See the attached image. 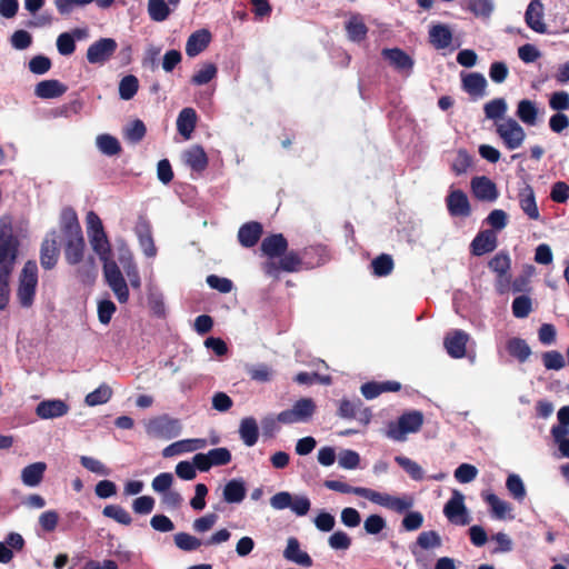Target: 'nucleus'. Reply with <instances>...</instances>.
<instances>
[{
    "label": "nucleus",
    "instance_id": "obj_1",
    "mask_svg": "<svg viewBox=\"0 0 569 569\" xmlns=\"http://www.w3.org/2000/svg\"><path fill=\"white\" fill-rule=\"evenodd\" d=\"M17 256V241L10 221L0 219V310L7 308L10 298L9 278Z\"/></svg>",
    "mask_w": 569,
    "mask_h": 569
},
{
    "label": "nucleus",
    "instance_id": "obj_2",
    "mask_svg": "<svg viewBox=\"0 0 569 569\" xmlns=\"http://www.w3.org/2000/svg\"><path fill=\"white\" fill-rule=\"evenodd\" d=\"M87 232L92 250L98 254L103 266L114 262L111 259V248L99 216L89 211L86 217Z\"/></svg>",
    "mask_w": 569,
    "mask_h": 569
},
{
    "label": "nucleus",
    "instance_id": "obj_3",
    "mask_svg": "<svg viewBox=\"0 0 569 569\" xmlns=\"http://www.w3.org/2000/svg\"><path fill=\"white\" fill-rule=\"evenodd\" d=\"M38 287V266L34 261H27L19 274L17 299L21 307L30 308L33 305Z\"/></svg>",
    "mask_w": 569,
    "mask_h": 569
},
{
    "label": "nucleus",
    "instance_id": "obj_4",
    "mask_svg": "<svg viewBox=\"0 0 569 569\" xmlns=\"http://www.w3.org/2000/svg\"><path fill=\"white\" fill-rule=\"evenodd\" d=\"M423 423V416L420 411H409L399 417L397 422H390L386 436L395 441H405L408 433L420 430Z\"/></svg>",
    "mask_w": 569,
    "mask_h": 569
},
{
    "label": "nucleus",
    "instance_id": "obj_5",
    "mask_svg": "<svg viewBox=\"0 0 569 569\" xmlns=\"http://www.w3.org/2000/svg\"><path fill=\"white\" fill-rule=\"evenodd\" d=\"M146 431L150 437L172 439L178 437L182 431L181 421L168 415H162L149 419L144 422Z\"/></svg>",
    "mask_w": 569,
    "mask_h": 569
},
{
    "label": "nucleus",
    "instance_id": "obj_6",
    "mask_svg": "<svg viewBox=\"0 0 569 569\" xmlns=\"http://www.w3.org/2000/svg\"><path fill=\"white\" fill-rule=\"evenodd\" d=\"M496 132L508 150L520 148L526 140V131L513 118L497 123Z\"/></svg>",
    "mask_w": 569,
    "mask_h": 569
},
{
    "label": "nucleus",
    "instance_id": "obj_7",
    "mask_svg": "<svg viewBox=\"0 0 569 569\" xmlns=\"http://www.w3.org/2000/svg\"><path fill=\"white\" fill-rule=\"evenodd\" d=\"M316 412V403L311 398H301L291 409L281 411L277 419L283 425H293L308 421Z\"/></svg>",
    "mask_w": 569,
    "mask_h": 569
},
{
    "label": "nucleus",
    "instance_id": "obj_8",
    "mask_svg": "<svg viewBox=\"0 0 569 569\" xmlns=\"http://www.w3.org/2000/svg\"><path fill=\"white\" fill-rule=\"evenodd\" d=\"M103 277L117 300L120 303H127L129 300V287L116 261L103 266Z\"/></svg>",
    "mask_w": 569,
    "mask_h": 569
},
{
    "label": "nucleus",
    "instance_id": "obj_9",
    "mask_svg": "<svg viewBox=\"0 0 569 569\" xmlns=\"http://www.w3.org/2000/svg\"><path fill=\"white\" fill-rule=\"evenodd\" d=\"M365 498L376 505L399 513L409 510L413 506V500L409 496L396 497L370 488H367Z\"/></svg>",
    "mask_w": 569,
    "mask_h": 569
},
{
    "label": "nucleus",
    "instance_id": "obj_10",
    "mask_svg": "<svg viewBox=\"0 0 569 569\" xmlns=\"http://www.w3.org/2000/svg\"><path fill=\"white\" fill-rule=\"evenodd\" d=\"M118 49V43L112 38H101L91 43L87 49V60L91 64H104Z\"/></svg>",
    "mask_w": 569,
    "mask_h": 569
},
{
    "label": "nucleus",
    "instance_id": "obj_11",
    "mask_svg": "<svg viewBox=\"0 0 569 569\" xmlns=\"http://www.w3.org/2000/svg\"><path fill=\"white\" fill-rule=\"evenodd\" d=\"M443 513L455 525L466 526L470 521L465 506V496L458 490L453 491L452 497L445 505Z\"/></svg>",
    "mask_w": 569,
    "mask_h": 569
},
{
    "label": "nucleus",
    "instance_id": "obj_12",
    "mask_svg": "<svg viewBox=\"0 0 569 569\" xmlns=\"http://www.w3.org/2000/svg\"><path fill=\"white\" fill-rule=\"evenodd\" d=\"M193 461L198 470L206 472L211 467L228 465L231 461V453L227 448H214L207 453L194 455Z\"/></svg>",
    "mask_w": 569,
    "mask_h": 569
},
{
    "label": "nucleus",
    "instance_id": "obj_13",
    "mask_svg": "<svg viewBox=\"0 0 569 569\" xmlns=\"http://www.w3.org/2000/svg\"><path fill=\"white\" fill-rule=\"evenodd\" d=\"M469 338V335L460 329L448 332L443 340V346L448 355L455 359L463 358Z\"/></svg>",
    "mask_w": 569,
    "mask_h": 569
},
{
    "label": "nucleus",
    "instance_id": "obj_14",
    "mask_svg": "<svg viewBox=\"0 0 569 569\" xmlns=\"http://www.w3.org/2000/svg\"><path fill=\"white\" fill-rule=\"evenodd\" d=\"M511 260L508 253L499 252L490 261L489 268L498 276V290L503 292L510 281Z\"/></svg>",
    "mask_w": 569,
    "mask_h": 569
},
{
    "label": "nucleus",
    "instance_id": "obj_15",
    "mask_svg": "<svg viewBox=\"0 0 569 569\" xmlns=\"http://www.w3.org/2000/svg\"><path fill=\"white\" fill-rule=\"evenodd\" d=\"M470 187L480 201L495 202L499 197L496 183L485 176L472 178Z\"/></svg>",
    "mask_w": 569,
    "mask_h": 569
},
{
    "label": "nucleus",
    "instance_id": "obj_16",
    "mask_svg": "<svg viewBox=\"0 0 569 569\" xmlns=\"http://www.w3.org/2000/svg\"><path fill=\"white\" fill-rule=\"evenodd\" d=\"M381 54L398 72L405 76L411 73L415 61L403 50L399 48L383 49Z\"/></svg>",
    "mask_w": 569,
    "mask_h": 569
},
{
    "label": "nucleus",
    "instance_id": "obj_17",
    "mask_svg": "<svg viewBox=\"0 0 569 569\" xmlns=\"http://www.w3.org/2000/svg\"><path fill=\"white\" fill-rule=\"evenodd\" d=\"M517 198L519 207L530 220L540 219V212L537 206L536 194L533 188L530 184L523 183L518 190Z\"/></svg>",
    "mask_w": 569,
    "mask_h": 569
},
{
    "label": "nucleus",
    "instance_id": "obj_18",
    "mask_svg": "<svg viewBox=\"0 0 569 569\" xmlns=\"http://www.w3.org/2000/svg\"><path fill=\"white\" fill-rule=\"evenodd\" d=\"M57 239H58L57 232L54 230L50 231L46 236V238L41 244L40 262H41L42 268H44L47 270L52 269L58 261L59 248H58Z\"/></svg>",
    "mask_w": 569,
    "mask_h": 569
},
{
    "label": "nucleus",
    "instance_id": "obj_19",
    "mask_svg": "<svg viewBox=\"0 0 569 569\" xmlns=\"http://www.w3.org/2000/svg\"><path fill=\"white\" fill-rule=\"evenodd\" d=\"M134 233L139 240L140 248L148 258H153L157 254V248L153 242L151 226L144 218H139L134 227Z\"/></svg>",
    "mask_w": 569,
    "mask_h": 569
},
{
    "label": "nucleus",
    "instance_id": "obj_20",
    "mask_svg": "<svg viewBox=\"0 0 569 569\" xmlns=\"http://www.w3.org/2000/svg\"><path fill=\"white\" fill-rule=\"evenodd\" d=\"M545 9L540 0H532L525 12L526 24L537 33H547V26L543 21Z\"/></svg>",
    "mask_w": 569,
    "mask_h": 569
},
{
    "label": "nucleus",
    "instance_id": "obj_21",
    "mask_svg": "<svg viewBox=\"0 0 569 569\" xmlns=\"http://www.w3.org/2000/svg\"><path fill=\"white\" fill-rule=\"evenodd\" d=\"M448 211L453 217H468L471 213V207L467 194L459 190L452 189L446 199Z\"/></svg>",
    "mask_w": 569,
    "mask_h": 569
},
{
    "label": "nucleus",
    "instance_id": "obj_22",
    "mask_svg": "<svg viewBox=\"0 0 569 569\" xmlns=\"http://www.w3.org/2000/svg\"><path fill=\"white\" fill-rule=\"evenodd\" d=\"M208 446V441L202 438L184 439L176 441L162 451L163 457L169 458L178 456L184 452H193L200 449H204Z\"/></svg>",
    "mask_w": 569,
    "mask_h": 569
},
{
    "label": "nucleus",
    "instance_id": "obj_23",
    "mask_svg": "<svg viewBox=\"0 0 569 569\" xmlns=\"http://www.w3.org/2000/svg\"><path fill=\"white\" fill-rule=\"evenodd\" d=\"M69 406L60 399H51L41 401L37 408L36 413L41 419H54L67 415Z\"/></svg>",
    "mask_w": 569,
    "mask_h": 569
},
{
    "label": "nucleus",
    "instance_id": "obj_24",
    "mask_svg": "<svg viewBox=\"0 0 569 569\" xmlns=\"http://www.w3.org/2000/svg\"><path fill=\"white\" fill-rule=\"evenodd\" d=\"M180 0H148V14L151 20L162 22L178 8Z\"/></svg>",
    "mask_w": 569,
    "mask_h": 569
},
{
    "label": "nucleus",
    "instance_id": "obj_25",
    "mask_svg": "<svg viewBox=\"0 0 569 569\" xmlns=\"http://www.w3.org/2000/svg\"><path fill=\"white\" fill-rule=\"evenodd\" d=\"M541 110L536 101L522 99L517 104L516 116L529 127L537 126Z\"/></svg>",
    "mask_w": 569,
    "mask_h": 569
},
{
    "label": "nucleus",
    "instance_id": "obj_26",
    "mask_svg": "<svg viewBox=\"0 0 569 569\" xmlns=\"http://www.w3.org/2000/svg\"><path fill=\"white\" fill-rule=\"evenodd\" d=\"M487 80L479 72L468 73L462 77V89L475 100L486 96Z\"/></svg>",
    "mask_w": 569,
    "mask_h": 569
},
{
    "label": "nucleus",
    "instance_id": "obj_27",
    "mask_svg": "<svg viewBox=\"0 0 569 569\" xmlns=\"http://www.w3.org/2000/svg\"><path fill=\"white\" fill-rule=\"evenodd\" d=\"M283 557L296 565L302 567H311L312 559L311 557L300 548V542L297 538L290 537L287 540V547L283 550Z\"/></svg>",
    "mask_w": 569,
    "mask_h": 569
},
{
    "label": "nucleus",
    "instance_id": "obj_28",
    "mask_svg": "<svg viewBox=\"0 0 569 569\" xmlns=\"http://www.w3.org/2000/svg\"><path fill=\"white\" fill-rule=\"evenodd\" d=\"M238 433L244 446L253 447L259 439V427L256 418H242L239 422Z\"/></svg>",
    "mask_w": 569,
    "mask_h": 569
},
{
    "label": "nucleus",
    "instance_id": "obj_29",
    "mask_svg": "<svg viewBox=\"0 0 569 569\" xmlns=\"http://www.w3.org/2000/svg\"><path fill=\"white\" fill-rule=\"evenodd\" d=\"M84 251V239L82 233L78 236L66 237V249L64 256L66 260L70 264L79 263L83 258Z\"/></svg>",
    "mask_w": 569,
    "mask_h": 569
},
{
    "label": "nucleus",
    "instance_id": "obj_30",
    "mask_svg": "<svg viewBox=\"0 0 569 569\" xmlns=\"http://www.w3.org/2000/svg\"><path fill=\"white\" fill-rule=\"evenodd\" d=\"M211 34L206 29H200L190 34L186 43V53L196 57L201 53L210 43Z\"/></svg>",
    "mask_w": 569,
    "mask_h": 569
},
{
    "label": "nucleus",
    "instance_id": "obj_31",
    "mask_svg": "<svg viewBox=\"0 0 569 569\" xmlns=\"http://www.w3.org/2000/svg\"><path fill=\"white\" fill-rule=\"evenodd\" d=\"M497 247V237L491 230H485L479 232L471 242L472 253L476 256H482L491 252Z\"/></svg>",
    "mask_w": 569,
    "mask_h": 569
},
{
    "label": "nucleus",
    "instance_id": "obj_32",
    "mask_svg": "<svg viewBox=\"0 0 569 569\" xmlns=\"http://www.w3.org/2000/svg\"><path fill=\"white\" fill-rule=\"evenodd\" d=\"M182 159L184 163L194 171H203L208 166V157L201 146L194 144L187 149Z\"/></svg>",
    "mask_w": 569,
    "mask_h": 569
},
{
    "label": "nucleus",
    "instance_id": "obj_33",
    "mask_svg": "<svg viewBox=\"0 0 569 569\" xmlns=\"http://www.w3.org/2000/svg\"><path fill=\"white\" fill-rule=\"evenodd\" d=\"M429 41L438 50L446 49L452 42V31L447 24H433L429 29Z\"/></svg>",
    "mask_w": 569,
    "mask_h": 569
},
{
    "label": "nucleus",
    "instance_id": "obj_34",
    "mask_svg": "<svg viewBox=\"0 0 569 569\" xmlns=\"http://www.w3.org/2000/svg\"><path fill=\"white\" fill-rule=\"evenodd\" d=\"M247 488L243 479L237 478L228 481L222 490L223 500L228 503H240L246 498Z\"/></svg>",
    "mask_w": 569,
    "mask_h": 569
},
{
    "label": "nucleus",
    "instance_id": "obj_35",
    "mask_svg": "<svg viewBox=\"0 0 569 569\" xmlns=\"http://www.w3.org/2000/svg\"><path fill=\"white\" fill-rule=\"evenodd\" d=\"M67 87L59 80L50 79L39 82L34 88V94L41 99H53L62 96Z\"/></svg>",
    "mask_w": 569,
    "mask_h": 569
},
{
    "label": "nucleus",
    "instance_id": "obj_36",
    "mask_svg": "<svg viewBox=\"0 0 569 569\" xmlns=\"http://www.w3.org/2000/svg\"><path fill=\"white\" fill-rule=\"evenodd\" d=\"M46 469L47 465L41 461L28 465L21 471L22 483L30 488L39 486L43 479Z\"/></svg>",
    "mask_w": 569,
    "mask_h": 569
},
{
    "label": "nucleus",
    "instance_id": "obj_37",
    "mask_svg": "<svg viewBox=\"0 0 569 569\" xmlns=\"http://www.w3.org/2000/svg\"><path fill=\"white\" fill-rule=\"evenodd\" d=\"M287 247L288 242L281 233L267 237L261 242V250L269 258L280 257Z\"/></svg>",
    "mask_w": 569,
    "mask_h": 569
},
{
    "label": "nucleus",
    "instance_id": "obj_38",
    "mask_svg": "<svg viewBox=\"0 0 569 569\" xmlns=\"http://www.w3.org/2000/svg\"><path fill=\"white\" fill-rule=\"evenodd\" d=\"M197 112L192 108H184L180 111L177 119V129L178 132L189 139L191 133L193 132L197 123Z\"/></svg>",
    "mask_w": 569,
    "mask_h": 569
},
{
    "label": "nucleus",
    "instance_id": "obj_39",
    "mask_svg": "<svg viewBox=\"0 0 569 569\" xmlns=\"http://www.w3.org/2000/svg\"><path fill=\"white\" fill-rule=\"evenodd\" d=\"M262 233V226L259 222L244 223L238 232L239 242L247 248L253 247Z\"/></svg>",
    "mask_w": 569,
    "mask_h": 569
},
{
    "label": "nucleus",
    "instance_id": "obj_40",
    "mask_svg": "<svg viewBox=\"0 0 569 569\" xmlns=\"http://www.w3.org/2000/svg\"><path fill=\"white\" fill-rule=\"evenodd\" d=\"M508 111V103L503 98H495L483 106V112L487 119L498 122L503 121Z\"/></svg>",
    "mask_w": 569,
    "mask_h": 569
},
{
    "label": "nucleus",
    "instance_id": "obj_41",
    "mask_svg": "<svg viewBox=\"0 0 569 569\" xmlns=\"http://www.w3.org/2000/svg\"><path fill=\"white\" fill-rule=\"evenodd\" d=\"M60 224L64 237L78 236L82 233L77 213L71 208H66L62 210Z\"/></svg>",
    "mask_w": 569,
    "mask_h": 569
},
{
    "label": "nucleus",
    "instance_id": "obj_42",
    "mask_svg": "<svg viewBox=\"0 0 569 569\" xmlns=\"http://www.w3.org/2000/svg\"><path fill=\"white\" fill-rule=\"evenodd\" d=\"M482 498L490 506L491 513L497 519H505L512 510V507L509 502L501 500L495 493L482 492Z\"/></svg>",
    "mask_w": 569,
    "mask_h": 569
},
{
    "label": "nucleus",
    "instance_id": "obj_43",
    "mask_svg": "<svg viewBox=\"0 0 569 569\" xmlns=\"http://www.w3.org/2000/svg\"><path fill=\"white\" fill-rule=\"evenodd\" d=\"M346 30L351 41L358 42L366 38L368 29L360 14H353L346 22Z\"/></svg>",
    "mask_w": 569,
    "mask_h": 569
},
{
    "label": "nucleus",
    "instance_id": "obj_44",
    "mask_svg": "<svg viewBox=\"0 0 569 569\" xmlns=\"http://www.w3.org/2000/svg\"><path fill=\"white\" fill-rule=\"evenodd\" d=\"M507 351L520 362L527 361L531 355L528 343L521 338H511L506 345Z\"/></svg>",
    "mask_w": 569,
    "mask_h": 569
},
{
    "label": "nucleus",
    "instance_id": "obj_45",
    "mask_svg": "<svg viewBox=\"0 0 569 569\" xmlns=\"http://www.w3.org/2000/svg\"><path fill=\"white\" fill-rule=\"evenodd\" d=\"M112 397V389L106 383L100 385L92 392L88 393L84 398V402L89 407L107 403Z\"/></svg>",
    "mask_w": 569,
    "mask_h": 569
},
{
    "label": "nucleus",
    "instance_id": "obj_46",
    "mask_svg": "<svg viewBox=\"0 0 569 569\" xmlns=\"http://www.w3.org/2000/svg\"><path fill=\"white\" fill-rule=\"evenodd\" d=\"M174 545L182 551H194L198 550L204 541L201 539L187 533V532H178L173 536Z\"/></svg>",
    "mask_w": 569,
    "mask_h": 569
},
{
    "label": "nucleus",
    "instance_id": "obj_47",
    "mask_svg": "<svg viewBox=\"0 0 569 569\" xmlns=\"http://www.w3.org/2000/svg\"><path fill=\"white\" fill-rule=\"evenodd\" d=\"M96 144L106 156L118 154L121 150L118 139L107 133L99 134L96 139Z\"/></svg>",
    "mask_w": 569,
    "mask_h": 569
},
{
    "label": "nucleus",
    "instance_id": "obj_48",
    "mask_svg": "<svg viewBox=\"0 0 569 569\" xmlns=\"http://www.w3.org/2000/svg\"><path fill=\"white\" fill-rule=\"evenodd\" d=\"M468 9L478 18L489 19L495 3L492 0H468Z\"/></svg>",
    "mask_w": 569,
    "mask_h": 569
},
{
    "label": "nucleus",
    "instance_id": "obj_49",
    "mask_svg": "<svg viewBox=\"0 0 569 569\" xmlns=\"http://www.w3.org/2000/svg\"><path fill=\"white\" fill-rule=\"evenodd\" d=\"M102 515L124 526H129L132 522L130 513L118 505L106 506L102 510Z\"/></svg>",
    "mask_w": 569,
    "mask_h": 569
},
{
    "label": "nucleus",
    "instance_id": "obj_50",
    "mask_svg": "<svg viewBox=\"0 0 569 569\" xmlns=\"http://www.w3.org/2000/svg\"><path fill=\"white\" fill-rule=\"evenodd\" d=\"M506 487L513 499L522 501L527 495L525 483L519 475L511 473L506 480Z\"/></svg>",
    "mask_w": 569,
    "mask_h": 569
},
{
    "label": "nucleus",
    "instance_id": "obj_51",
    "mask_svg": "<svg viewBox=\"0 0 569 569\" xmlns=\"http://www.w3.org/2000/svg\"><path fill=\"white\" fill-rule=\"evenodd\" d=\"M395 461L413 479L422 480L425 477L423 469L416 461L403 456H397Z\"/></svg>",
    "mask_w": 569,
    "mask_h": 569
},
{
    "label": "nucleus",
    "instance_id": "obj_52",
    "mask_svg": "<svg viewBox=\"0 0 569 569\" xmlns=\"http://www.w3.org/2000/svg\"><path fill=\"white\" fill-rule=\"evenodd\" d=\"M139 89L137 77L129 74L123 77L119 83V96L123 100L132 99Z\"/></svg>",
    "mask_w": 569,
    "mask_h": 569
},
{
    "label": "nucleus",
    "instance_id": "obj_53",
    "mask_svg": "<svg viewBox=\"0 0 569 569\" xmlns=\"http://www.w3.org/2000/svg\"><path fill=\"white\" fill-rule=\"evenodd\" d=\"M372 272L377 277H386L393 269V260L389 254H380L371 262Z\"/></svg>",
    "mask_w": 569,
    "mask_h": 569
},
{
    "label": "nucleus",
    "instance_id": "obj_54",
    "mask_svg": "<svg viewBox=\"0 0 569 569\" xmlns=\"http://www.w3.org/2000/svg\"><path fill=\"white\" fill-rule=\"evenodd\" d=\"M217 67L213 63H204L202 67L192 76L191 82L196 86H202L210 82L217 76Z\"/></svg>",
    "mask_w": 569,
    "mask_h": 569
},
{
    "label": "nucleus",
    "instance_id": "obj_55",
    "mask_svg": "<svg viewBox=\"0 0 569 569\" xmlns=\"http://www.w3.org/2000/svg\"><path fill=\"white\" fill-rule=\"evenodd\" d=\"M325 487L341 493H353L365 498L367 488L365 487H352L346 482L339 480H326Z\"/></svg>",
    "mask_w": 569,
    "mask_h": 569
},
{
    "label": "nucleus",
    "instance_id": "obj_56",
    "mask_svg": "<svg viewBox=\"0 0 569 569\" xmlns=\"http://www.w3.org/2000/svg\"><path fill=\"white\" fill-rule=\"evenodd\" d=\"M148 305L157 316L164 313L163 295L154 286H148Z\"/></svg>",
    "mask_w": 569,
    "mask_h": 569
},
{
    "label": "nucleus",
    "instance_id": "obj_57",
    "mask_svg": "<svg viewBox=\"0 0 569 569\" xmlns=\"http://www.w3.org/2000/svg\"><path fill=\"white\" fill-rule=\"evenodd\" d=\"M542 363L547 370H561L566 366V360L561 352L550 350L542 353Z\"/></svg>",
    "mask_w": 569,
    "mask_h": 569
},
{
    "label": "nucleus",
    "instance_id": "obj_58",
    "mask_svg": "<svg viewBox=\"0 0 569 569\" xmlns=\"http://www.w3.org/2000/svg\"><path fill=\"white\" fill-rule=\"evenodd\" d=\"M417 545L425 550H429L439 548L442 545V541L437 531L429 530L420 532L417 538Z\"/></svg>",
    "mask_w": 569,
    "mask_h": 569
},
{
    "label": "nucleus",
    "instance_id": "obj_59",
    "mask_svg": "<svg viewBox=\"0 0 569 569\" xmlns=\"http://www.w3.org/2000/svg\"><path fill=\"white\" fill-rule=\"evenodd\" d=\"M80 463L90 472L99 476H110L111 473V470L104 463L93 457L81 456Z\"/></svg>",
    "mask_w": 569,
    "mask_h": 569
},
{
    "label": "nucleus",
    "instance_id": "obj_60",
    "mask_svg": "<svg viewBox=\"0 0 569 569\" xmlns=\"http://www.w3.org/2000/svg\"><path fill=\"white\" fill-rule=\"evenodd\" d=\"M146 131L144 123L141 120H134L126 127L124 136L129 141L137 143L142 140Z\"/></svg>",
    "mask_w": 569,
    "mask_h": 569
},
{
    "label": "nucleus",
    "instance_id": "obj_61",
    "mask_svg": "<svg viewBox=\"0 0 569 569\" xmlns=\"http://www.w3.org/2000/svg\"><path fill=\"white\" fill-rule=\"evenodd\" d=\"M386 527V520L379 515H370L363 522V529L368 535H379Z\"/></svg>",
    "mask_w": 569,
    "mask_h": 569
},
{
    "label": "nucleus",
    "instance_id": "obj_62",
    "mask_svg": "<svg viewBox=\"0 0 569 569\" xmlns=\"http://www.w3.org/2000/svg\"><path fill=\"white\" fill-rule=\"evenodd\" d=\"M359 462L360 456L353 450L345 449L339 453L338 463L343 469H356L359 466Z\"/></svg>",
    "mask_w": 569,
    "mask_h": 569
},
{
    "label": "nucleus",
    "instance_id": "obj_63",
    "mask_svg": "<svg viewBox=\"0 0 569 569\" xmlns=\"http://www.w3.org/2000/svg\"><path fill=\"white\" fill-rule=\"evenodd\" d=\"M328 545L333 550H347L351 546V538L345 531H335L328 538Z\"/></svg>",
    "mask_w": 569,
    "mask_h": 569
},
{
    "label": "nucleus",
    "instance_id": "obj_64",
    "mask_svg": "<svg viewBox=\"0 0 569 569\" xmlns=\"http://www.w3.org/2000/svg\"><path fill=\"white\" fill-rule=\"evenodd\" d=\"M478 475V469L469 463H461L456 470H455V478L460 483H469L472 480L476 479Z\"/></svg>",
    "mask_w": 569,
    "mask_h": 569
}]
</instances>
